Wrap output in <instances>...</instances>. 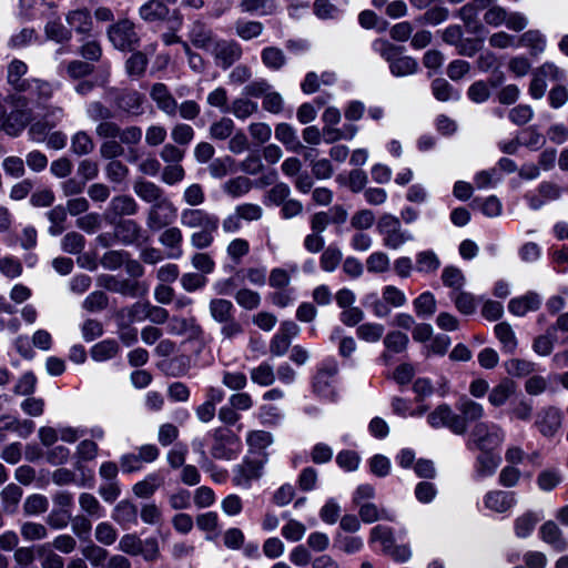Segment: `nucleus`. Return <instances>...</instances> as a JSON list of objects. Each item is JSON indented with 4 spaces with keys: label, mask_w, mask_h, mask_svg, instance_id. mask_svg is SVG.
Instances as JSON below:
<instances>
[{
    "label": "nucleus",
    "mask_w": 568,
    "mask_h": 568,
    "mask_svg": "<svg viewBox=\"0 0 568 568\" xmlns=\"http://www.w3.org/2000/svg\"><path fill=\"white\" fill-rule=\"evenodd\" d=\"M506 439V432L497 423L478 422L471 429L468 449L495 450L499 448Z\"/></svg>",
    "instance_id": "nucleus-1"
},
{
    "label": "nucleus",
    "mask_w": 568,
    "mask_h": 568,
    "mask_svg": "<svg viewBox=\"0 0 568 568\" xmlns=\"http://www.w3.org/2000/svg\"><path fill=\"white\" fill-rule=\"evenodd\" d=\"M376 230L382 237L383 245L389 250H399L406 243L414 241L413 233L404 229L400 219L390 213L379 216Z\"/></svg>",
    "instance_id": "nucleus-2"
},
{
    "label": "nucleus",
    "mask_w": 568,
    "mask_h": 568,
    "mask_svg": "<svg viewBox=\"0 0 568 568\" xmlns=\"http://www.w3.org/2000/svg\"><path fill=\"white\" fill-rule=\"evenodd\" d=\"M373 49L389 63V70L395 77L410 75L418 69V63L415 59L402 55L400 49L388 41L376 40L373 43Z\"/></svg>",
    "instance_id": "nucleus-3"
},
{
    "label": "nucleus",
    "mask_w": 568,
    "mask_h": 568,
    "mask_svg": "<svg viewBox=\"0 0 568 568\" xmlns=\"http://www.w3.org/2000/svg\"><path fill=\"white\" fill-rule=\"evenodd\" d=\"M267 463L265 454L260 456H246L233 468L232 483L242 489H250L253 481L263 476L264 466Z\"/></svg>",
    "instance_id": "nucleus-4"
},
{
    "label": "nucleus",
    "mask_w": 568,
    "mask_h": 568,
    "mask_svg": "<svg viewBox=\"0 0 568 568\" xmlns=\"http://www.w3.org/2000/svg\"><path fill=\"white\" fill-rule=\"evenodd\" d=\"M240 438L229 429L217 428L213 433L211 455L215 459L232 460L241 452Z\"/></svg>",
    "instance_id": "nucleus-5"
},
{
    "label": "nucleus",
    "mask_w": 568,
    "mask_h": 568,
    "mask_svg": "<svg viewBox=\"0 0 568 568\" xmlns=\"http://www.w3.org/2000/svg\"><path fill=\"white\" fill-rule=\"evenodd\" d=\"M178 216V209L174 203L165 196L152 204L146 214V226L155 232L171 225Z\"/></svg>",
    "instance_id": "nucleus-6"
},
{
    "label": "nucleus",
    "mask_w": 568,
    "mask_h": 568,
    "mask_svg": "<svg viewBox=\"0 0 568 568\" xmlns=\"http://www.w3.org/2000/svg\"><path fill=\"white\" fill-rule=\"evenodd\" d=\"M108 37L112 44L121 51H131L139 45L140 38L133 22L122 19L108 29Z\"/></svg>",
    "instance_id": "nucleus-7"
},
{
    "label": "nucleus",
    "mask_w": 568,
    "mask_h": 568,
    "mask_svg": "<svg viewBox=\"0 0 568 568\" xmlns=\"http://www.w3.org/2000/svg\"><path fill=\"white\" fill-rule=\"evenodd\" d=\"M427 422L433 428L447 427L456 435H464L467 432L465 420L447 404L437 406L428 415Z\"/></svg>",
    "instance_id": "nucleus-8"
},
{
    "label": "nucleus",
    "mask_w": 568,
    "mask_h": 568,
    "mask_svg": "<svg viewBox=\"0 0 568 568\" xmlns=\"http://www.w3.org/2000/svg\"><path fill=\"white\" fill-rule=\"evenodd\" d=\"M209 52L214 59V63L222 69H229L242 57V48L234 40L217 38Z\"/></svg>",
    "instance_id": "nucleus-9"
},
{
    "label": "nucleus",
    "mask_w": 568,
    "mask_h": 568,
    "mask_svg": "<svg viewBox=\"0 0 568 568\" xmlns=\"http://www.w3.org/2000/svg\"><path fill=\"white\" fill-rule=\"evenodd\" d=\"M99 285L103 286L110 292L121 294L129 297L143 296L148 293V286L128 278H118L113 275H102L98 280Z\"/></svg>",
    "instance_id": "nucleus-10"
},
{
    "label": "nucleus",
    "mask_w": 568,
    "mask_h": 568,
    "mask_svg": "<svg viewBox=\"0 0 568 568\" xmlns=\"http://www.w3.org/2000/svg\"><path fill=\"white\" fill-rule=\"evenodd\" d=\"M337 372L338 365L336 362L332 361L323 364L314 377V392L324 398L334 399L336 396L334 384Z\"/></svg>",
    "instance_id": "nucleus-11"
},
{
    "label": "nucleus",
    "mask_w": 568,
    "mask_h": 568,
    "mask_svg": "<svg viewBox=\"0 0 568 568\" xmlns=\"http://www.w3.org/2000/svg\"><path fill=\"white\" fill-rule=\"evenodd\" d=\"M562 187L555 182L544 181L536 191L525 194V199L531 210H539L546 203L558 201L562 195Z\"/></svg>",
    "instance_id": "nucleus-12"
},
{
    "label": "nucleus",
    "mask_w": 568,
    "mask_h": 568,
    "mask_svg": "<svg viewBox=\"0 0 568 568\" xmlns=\"http://www.w3.org/2000/svg\"><path fill=\"white\" fill-rule=\"evenodd\" d=\"M562 412L555 406L541 408L535 420V427L545 437H554L561 428Z\"/></svg>",
    "instance_id": "nucleus-13"
},
{
    "label": "nucleus",
    "mask_w": 568,
    "mask_h": 568,
    "mask_svg": "<svg viewBox=\"0 0 568 568\" xmlns=\"http://www.w3.org/2000/svg\"><path fill=\"white\" fill-rule=\"evenodd\" d=\"M180 223L186 229H207L219 223V217L203 209L186 207L180 213Z\"/></svg>",
    "instance_id": "nucleus-14"
},
{
    "label": "nucleus",
    "mask_w": 568,
    "mask_h": 568,
    "mask_svg": "<svg viewBox=\"0 0 568 568\" xmlns=\"http://www.w3.org/2000/svg\"><path fill=\"white\" fill-rule=\"evenodd\" d=\"M187 39L196 49L209 51L217 37L207 24L196 20L189 27Z\"/></svg>",
    "instance_id": "nucleus-15"
},
{
    "label": "nucleus",
    "mask_w": 568,
    "mask_h": 568,
    "mask_svg": "<svg viewBox=\"0 0 568 568\" xmlns=\"http://www.w3.org/2000/svg\"><path fill=\"white\" fill-rule=\"evenodd\" d=\"M168 331L173 335H187L191 339H201L204 334L194 317L173 316L168 325Z\"/></svg>",
    "instance_id": "nucleus-16"
},
{
    "label": "nucleus",
    "mask_w": 568,
    "mask_h": 568,
    "mask_svg": "<svg viewBox=\"0 0 568 568\" xmlns=\"http://www.w3.org/2000/svg\"><path fill=\"white\" fill-rule=\"evenodd\" d=\"M28 98L38 105H44L53 95L54 87L52 83L41 79H30L21 90Z\"/></svg>",
    "instance_id": "nucleus-17"
},
{
    "label": "nucleus",
    "mask_w": 568,
    "mask_h": 568,
    "mask_svg": "<svg viewBox=\"0 0 568 568\" xmlns=\"http://www.w3.org/2000/svg\"><path fill=\"white\" fill-rule=\"evenodd\" d=\"M150 97L155 102L158 109L168 116L176 115L178 102L164 83H155L151 89Z\"/></svg>",
    "instance_id": "nucleus-18"
},
{
    "label": "nucleus",
    "mask_w": 568,
    "mask_h": 568,
    "mask_svg": "<svg viewBox=\"0 0 568 568\" xmlns=\"http://www.w3.org/2000/svg\"><path fill=\"white\" fill-rule=\"evenodd\" d=\"M516 494L506 490H490L484 496V505L495 513H505L516 505Z\"/></svg>",
    "instance_id": "nucleus-19"
},
{
    "label": "nucleus",
    "mask_w": 568,
    "mask_h": 568,
    "mask_svg": "<svg viewBox=\"0 0 568 568\" xmlns=\"http://www.w3.org/2000/svg\"><path fill=\"white\" fill-rule=\"evenodd\" d=\"M138 210L139 205L132 196L118 195L110 201L105 216L113 222L116 217L134 215Z\"/></svg>",
    "instance_id": "nucleus-20"
},
{
    "label": "nucleus",
    "mask_w": 568,
    "mask_h": 568,
    "mask_svg": "<svg viewBox=\"0 0 568 568\" xmlns=\"http://www.w3.org/2000/svg\"><path fill=\"white\" fill-rule=\"evenodd\" d=\"M541 296L536 292H527L525 295L514 297L508 303V311L515 316H525L528 312L539 310Z\"/></svg>",
    "instance_id": "nucleus-21"
},
{
    "label": "nucleus",
    "mask_w": 568,
    "mask_h": 568,
    "mask_svg": "<svg viewBox=\"0 0 568 568\" xmlns=\"http://www.w3.org/2000/svg\"><path fill=\"white\" fill-rule=\"evenodd\" d=\"M475 459L474 470L477 478L491 477L500 465V457L494 450H479Z\"/></svg>",
    "instance_id": "nucleus-22"
},
{
    "label": "nucleus",
    "mask_w": 568,
    "mask_h": 568,
    "mask_svg": "<svg viewBox=\"0 0 568 568\" xmlns=\"http://www.w3.org/2000/svg\"><path fill=\"white\" fill-rule=\"evenodd\" d=\"M133 192L143 202L149 203L151 205L166 196L164 190L161 186H159L154 182L143 179H138L136 181H134Z\"/></svg>",
    "instance_id": "nucleus-23"
},
{
    "label": "nucleus",
    "mask_w": 568,
    "mask_h": 568,
    "mask_svg": "<svg viewBox=\"0 0 568 568\" xmlns=\"http://www.w3.org/2000/svg\"><path fill=\"white\" fill-rule=\"evenodd\" d=\"M516 389L517 387L515 382L509 378H505L490 389L488 394V402L494 407H501L516 393Z\"/></svg>",
    "instance_id": "nucleus-24"
},
{
    "label": "nucleus",
    "mask_w": 568,
    "mask_h": 568,
    "mask_svg": "<svg viewBox=\"0 0 568 568\" xmlns=\"http://www.w3.org/2000/svg\"><path fill=\"white\" fill-rule=\"evenodd\" d=\"M65 20L70 29L74 30L77 33H89L92 29L91 13L85 8L69 11Z\"/></svg>",
    "instance_id": "nucleus-25"
},
{
    "label": "nucleus",
    "mask_w": 568,
    "mask_h": 568,
    "mask_svg": "<svg viewBox=\"0 0 568 568\" xmlns=\"http://www.w3.org/2000/svg\"><path fill=\"white\" fill-rule=\"evenodd\" d=\"M456 407L460 413L459 416L467 425L468 423L480 420L485 415L484 406L467 396H462L458 399Z\"/></svg>",
    "instance_id": "nucleus-26"
},
{
    "label": "nucleus",
    "mask_w": 568,
    "mask_h": 568,
    "mask_svg": "<svg viewBox=\"0 0 568 568\" xmlns=\"http://www.w3.org/2000/svg\"><path fill=\"white\" fill-rule=\"evenodd\" d=\"M165 230L160 234L159 242L166 248L173 251L172 257L179 258L182 255L181 245L183 242L182 231L178 226H166Z\"/></svg>",
    "instance_id": "nucleus-27"
},
{
    "label": "nucleus",
    "mask_w": 568,
    "mask_h": 568,
    "mask_svg": "<svg viewBox=\"0 0 568 568\" xmlns=\"http://www.w3.org/2000/svg\"><path fill=\"white\" fill-rule=\"evenodd\" d=\"M409 338L399 331L388 332L383 341L386 352L382 355L385 362L390 358V353H402L407 348Z\"/></svg>",
    "instance_id": "nucleus-28"
},
{
    "label": "nucleus",
    "mask_w": 568,
    "mask_h": 568,
    "mask_svg": "<svg viewBox=\"0 0 568 568\" xmlns=\"http://www.w3.org/2000/svg\"><path fill=\"white\" fill-rule=\"evenodd\" d=\"M275 139L286 146L288 151L297 152L303 145L298 140L296 131L288 123H278L275 126Z\"/></svg>",
    "instance_id": "nucleus-29"
},
{
    "label": "nucleus",
    "mask_w": 568,
    "mask_h": 568,
    "mask_svg": "<svg viewBox=\"0 0 568 568\" xmlns=\"http://www.w3.org/2000/svg\"><path fill=\"white\" fill-rule=\"evenodd\" d=\"M142 229L133 220H121L115 225V236L124 244H132L141 236Z\"/></svg>",
    "instance_id": "nucleus-30"
},
{
    "label": "nucleus",
    "mask_w": 568,
    "mask_h": 568,
    "mask_svg": "<svg viewBox=\"0 0 568 568\" xmlns=\"http://www.w3.org/2000/svg\"><path fill=\"white\" fill-rule=\"evenodd\" d=\"M144 97L138 91H124L116 99V105L124 112L139 115L142 113Z\"/></svg>",
    "instance_id": "nucleus-31"
},
{
    "label": "nucleus",
    "mask_w": 568,
    "mask_h": 568,
    "mask_svg": "<svg viewBox=\"0 0 568 568\" xmlns=\"http://www.w3.org/2000/svg\"><path fill=\"white\" fill-rule=\"evenodd\" d=\"M30 120L26 111L16 110L3 116L2 130L9 135H18Z\"/></svg>",
    "instance_id": "nucleus-32"
},
{
    "label": "nucleus",
    "mask_w": 568,
    "mask_h": 568,
    "mask_svg": "<svg viewBox=\"0 0 568 568\" xmlns=\"http://www.w3.org/2000/svg\"><path fill=\"white\" fill-rule=\"evenodd\" d=\"M540 536L545 542L551 545L559 551L567 548V541L564 539L561 530L554 521H547L541 526Z\"/></svg>",
    "instance_id": "nucleus-33"
},
{
    "label": "nucleus",
    "mask_w": 568,
    "mask_h": 568,
    "mask_svg": "<svg viewBox=\"0 0 568 568\" xmlns=\"http://www.w3.org/2000/svg\"><path fill=\"white\" fill-rule=\"evenodd\" d=\"M210 315L216 323H223L234 315V305L225 298H212L209 303Z\"/></svg>",
    "instance_id": "nucleus-34"
},
{
    "label": "nucleus",
    "mask_w": 568,
    "mask_h": 568,
    "mask_svg": "<svg viewBox=\"0 0 568 568\" xmlns=\"http://www.w3.org/2000/svg\"><path fill=\"white\" fill-rule=\"evenodd\" d=\"M169 13V8L163 1L160 0H149L144 4H142L139 9V14L141 19L148 22H153L156 20L164 19Z\"/></svg>",
    "instance_id": "nucleus-35"
},
{
    "label": "nucleus",
    "mask_w": 568,
    "mask_h": 568,
    "mask_svg": "<svg viewBox=\"0 0 568 568\" xmlns=\"http://www.w3.org/2000/svg\"><path fill=\"white\" fill-rule=\"evenodd\" d=\"M120 347L114 339H104L91 348V357L95 362H105L116 356Z\"/></svg>",
    "instance_id": "nucleus-36"
},
{
    "label": "nucleus",
    "mask_w": 568,
    "mask_h": 568,
    "mask_svg": "<svg viewBox=\"0 0 568 568\" xmlns=\"http://www.w3.org/2000/svg\"><path fill=\"white\" fill-rule=\"evenodd\" d=\"M28 65L21 61V60H13L8 65V82L10 85H12L16 90L21 91L26 83H28L29 79H23L22 77L27 73Z\"/></svg>",
    "instance_id": "nucleus-37"
},
{
    "label": "nucleus",
    "mask_w": 568,
    "mask_h": 568,
    "mask_svg": "<svg viewBox=\"0 0 568 568\" xmlns=\"http://www.w3.org/2000/svg\"><path fill=\"white\" fill-rule=\"evenodd\" d=\"M296 264L288 265V268L275 267L271 271L268 284L276 290L287 288L291 283V275L297 273Z\"/></svg>",
    "instance_id": "nucleus-38"
},
{
    "label": "nucleus",
    "mask_w": 568,
    "mask_h": 568,
    "mask_svg": "<svg viewBox=\"0 0 568 568\" xmlns=\"http://www.w3.org/2000/svg\"><path fill=\"white\" fill-rule=\"evenodd\" d=\"M519 45L528 48L531 54H539L546 48V39L540 31L528 30L520 36L517 47Z\"/></svg>",
    "instance_id": "nucleus-39"
},
{
    "label": "nucleus",
    "mask_w": 568,
    "mask_h": 568,
    "mask_svg": "<svg viewBox=\"0 0 568 568\" xmlns=\"http://www.w3.org/2000/svg\"><path fill=\"white\" fill-rule=\"evenodd\" d=\"M149 302H135L131 306L119 311V317L126 324L142 322L148 316Z\"/></svg>",
    "instance_id": "nucleus-40"
},
{
    "label": "nucleus",
    "mask_w": 568,
    "mask_h": 568,
    "mask_svg": "<svg viewBox=\"0 0 568 568\" xmlns=\"http://www.w3.org/2000/svg\"><path fill=\"white\" fill-rule=\"evenodd\" d=\"M334 547L346 555H354L363 549L364 541L358 536L336 534L334 538Z\"/></svg>",
    "instance_id": "nucleus-41"
},
{
    "label": "nucleus",
    "mask_w": 568,
    "mask_h": 568,
    "mask_svg": "<svg viewBox=\"0 0 568 568\" xmlns=\"http://www.w3.org/2000/svg\"><path fill=\"white\" fill-rule=\"evenodd\" d=\"M258 104L247 98H237L233 100L227 112H231L236 119L245 120L256 113Z\"/></svg>",
    "instance_id": "nucleus-42"
},
{
    "label": "nucleus",
    "mask_w": 568,
    "mask_h": 568,
    "mask_svg": "<svg viewBox=\"0 0 568 568\" xmlns=\"http://www.w3.org/2000/svg\"><path fill=\"white\" fill-rule=\"evenodd\" d=\"M251 381L254 384L266 387L271 386L276 378L273 366L266 362L261 363L250 372Z\"/></svg>",
    "instance_id": "nucleus-43"
},
{
    "label": "nucleus",
    "mask_w": 568,
    "mask_h": 568,
    "mask_svg": "<svg viewBox=\"0 0 568 568\" xmlns=\"http://www.w3.org/2000/svg\"><path fill=\"white\" fill-rule=\"evenodd\" d=\"M495 334L506 353L515 352L517 347V338L515 332L508 323L503 322L497 324L495 326Z\"/></svg>",
    "instance_id": "nucleus-44"
},
{
    "label": "nucleus",
    "mask_w": 568,
    "mask_h": 568,
    "mask_svg": "<svg viewBox=\"0 0 568 568\" xmlns=\"http://www.w3.org/2000/svg\"><path fill=\"white\" fill-rule=\"evenodd\" d=\"M22 489L16 484L7 485L1 491L3 510L12 514L16 511L18 504L22 497Z\"/></svg>",
    "instance_id": "nucleus-45"
},
{
    "label": "nucleus",
    "mask_w": 568,
    "mask_h": 568,
    "mask_svg": "<svg viewBox=\"0 0 568 568\" xmlns=\"http://www.w3.org/2000/svg\"><path fill=\"white\" fill-rule=\"evenodd\" d=\"M138 517L136 507L128 501H120L113 509L112 518L120 525L135 523Z\"/></svg>",
    "instance_id": "nucleus-46"
},
{
    "label": "nucleus",
    "mask_w": 568,
    "mask_h": 568,
    "mask_svg": "<svg viewBox=\"0 0 568 568\" xmlns=\"http://www.w3.org/2000/svg\"><path fill=\"white\" fill-rule=\"evenodd\" d=\"M251 189V180L242 175L227 180L223 185V191L234 199L245 195Z\"/></svg>",
    "instance_id": "nucleus-47"
},
{
    "label": "nucleus",
    "mask_w": 568,
    "mask_h": 568,
    "mask_svg": "<svg viewBox=\"0 0 568 568\" xmlns=\"http://www.w3.org/2000/svg\"><path fill=\"white\" fill-rule=\"evenodd\" d=\"M234 28L236 36L245 41L257 38L264 30L262 22L248 20H237Z\"/></svg>",
    "instance_id": "nucleus-48"
},
{
    "label": "nucleus",
    "mask_w": 568,
    "mask_h": 568,
    "mask_svg": "<svg viewBox=\"0 0 568 568\" xmlns=\"http://www.w3.org/2000/svg\"><path fill=\"white\" fill-rule=\"evenodd\" d=\"M384 325L379 323H363L356 328V335L359 339L367 343H377L384 334Z\"/></svg>",
    "instance_id": "nucleus-49"
},
{
    "label": "nucleus",
    "mask_w": 568,
    "mask_h": 568,
    "mask_svg": "<svg viewBox=\"0 0 568 568\" xmlns=\"http://www.w3.org/2000/svg\"><path fill=\"white\" fill-rule=\"evenodd\" d=\"M44 33L47 39L55 41L58 43L67 42L71 39V29H68L59 20H50L44 27Z\"/></svg>",
    "instance_id": "nucleus-50"
},
{
    "label": "nucleus",
    "mask_w": 568,
    "mask_h": 568,
    "mask_svg": "<svg viewBox=\"0 0 568 568\" xmlns=\"http://www.w3.org/2000/svg\"><path fill=\"white\" fill-rule=\"evenodd\" d=\"M413 306L419 317H429L436 312V298L433 293L424 292L414 300Z\"/></svg>",
    "instance_id": "nucleus-51"
},
{
    "label": "nucleus",
    "mask_w": 568,
    "mask_h": 568,
    "mask_svg": "<svg viewBox=\"0 0 568 568\" xmlns=\"http://www.w3.org/2000/svg\"><path fill=\"white\" fill-rule=\"evenodd\" d=\"M219 223L212 224V227L200 229L193 232L190 236L191 245L196 250H204L212 245L214 241V233L217 231Z\"/></svg>",
    "instance_id": "nucleus-52"
},
{
    "label": "nucleus",
    "mask_w": 568,
    "mask_h": 568,
    "mask_svg": "<svg viewBox=\"0 0 568 568\" xmlns=\"http://www.w3.org/2000/svg\"><path fill=\"white\" fill-rule=\"evenodd\" d=\"M440 266L438 256L433 251H423L416 255V270L419 273H435Z\"/></svg>",
    "instance_id": "nucleus-53"
},
{
    "label": "nucleus",
    "mask_w": 568,
    "mask_h": 568,
    "mask_svg": "<svg viewBox=\"0 0 568 568\" xmlns=\"http://www.w3.org/2000/svg\"><path fill=\"white\" fill-rule=\"evenodd\" d=\"M63 118V110L60 106L51 108L44 115V123H36L30 128V134L42 135L47 128H53Z\"/></svg>",
    "instance_id": "nucleus-54"
},
{
    "label": "nucleus",
    "mask_w": 568,
    "mask_h": 568,
    "mask_svg": "<svg viewBox=\"0 0 568 568\" xmlns=\"http://www.w3.org/2000/svg\"><path fill=\"white\" fill-rule=\"evenodd\" d=\"M264 65L272 70H280L286 63V57L280 48L267 47L261 53Z\"/></svg>",
    "instance_id": "nucleus-55"
},
{
    "label": "nucleus",
    "mask_w": 568,
    "mask_h": 568,
    "mask_svg": "<svg viewBox=\"0 0 568 568\" xmlns=\"http://www.w3.org/2000/svg\"><path fill=\"white\" fill-rule=\"evenodd\" d=\"M71 150L77 155H87L94 150V142L85 131H78L71 138Z\"/></svg>",
    "instance_id": "nucleus-56"
},
{
    "label": "nucleus",
    "mask_w": 568,
    "mask_h": 568,
    "mask_svg": "<svg viewBox=\"0 0 568 568\" xmlns=\"http://www.w3.org/2000/svg\"><path fill=\"white\" fill-rule=\"evenodd\" d=\"M442 281L445 286L460 291L466 283V277L460 268L450 265L443 270Z\"/></svg>",
    "instance_id": "nucleus-57"
},
{
    "label": "nucleus",
    "mask_w": 568,
    "mask_h": 568,
    "mask_svg": "<svg viewBox=\"0 0 568 568\" xmlns=\"http://www.w3.org/2000/svg\"><path fill=\"white\" fill-rule=\"evenodd\" d=\"M371 542H381L383 546V552L393 547L395 542L393 529L384 525H377L372 528L369 534Z\"/></svg>",
    "instance_id": "nucleus-58"
},
{
    "label": "nucleus",
    "mask_w": 568,
    "mask_h": 568,
    "mask_svg": "<svg viewBox=\"0 0 568 568\" xmlns=\"http://www.w3.org/2000/svg\"><path fill=\"white\" fill-rule=\"evenodd\" d=\"M240 7L243 12L271 14L275 10L274 0H241Z\"/></svg>",
    "instance_id": "nucleus-59"
},
{
    "label": "nucleus",
    "mask_w": 568,
    "mask_h": 568,
    "mask_svg": "<svg viewBox=\"0 0 568 568\" xmlns=\"http://www.w3.org/2000/svg\"><path fill=\"white\" fill-rule=\"evenodd\" d=\"M234 300L237 303V305L247 311L255 310L261 304L260 293L246 287L240 288L234 294Z\"/></svg>",
    "instance_id": "nucleus-60"
},
{
    "label": "nucleus",
    "mask_w": 568,
    "mask_h": 568,
    "mask_svg": "<svg viewBox=\"0 0 568 568\" xmlns=\"http://www.w3.org/2000/svg\"><path fill=\"white\" fill-rule=\"evenodd\" d=\"M51 225L48 230L52 236H58L64 231L63 223L67 220V210L62 205H57L47 213Z\"/></svg>",
    "instance_id": "nucleus-61"
},
{
    "label": "nucleus",
    "mask_w": 568,
    "mask_h": 568,
    "mask_svg": "<svg viewBox=\"0 0 568 568\" xmlns=\"http://www.w3.org/2000/svg\"><path fill=\"white\" fill-rule=\"evenodd\" d=\"M235 124L230 118H221L210 126V136L213 140H226L234 131Z\"/></svg>",
    "instance_id": "nucleus-62"
},
{
    "label": "nucleus",
    "mask_w": 568,
    "mask_h": 568,
    "mask_svg": "<svg viewBox=\"0 0 568 568\" xmlns=\"http://www.w3.org/2000/svg\"><path fill=\"white\" fill-rule=\"evenodd\" d=\"M23 266L20 260L12 255H6L0 258V273L10 278H17L22 274Z\"/></svg>",
    "instance_id": "nucleus-63"
},
{
    "label": "nucleus",
    "mask_w": 568,
    "mask_h": 568,
    "mask_svg": "<svg viewBox=\"0 0 568 568\" xmlns=\"http://www.w3.org/2000/svg\"><path fill=\"white\" fill-rule=\"evenodd\" d=\"M85 245V239L78 232H69L61 240V248L69 254H79Z\"/></svg>",
    "instance_id": "nucleus-64"
}]
</instances>
